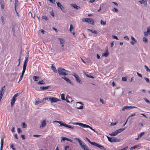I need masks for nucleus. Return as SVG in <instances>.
Listing matches in <instances>:
<instances>
[{
	"label": "nucleus",
	"mask_w": 150,
	"mask_h": 150,
	"mask_svg": "<svg viewBox=\"0 0 150 150\" xmlns=\"http://www.w3.org/2000/svg\"><path fill=\"white\" fill-rule=\"evenodd\" d=\"M18 0H16L15 1L14 5H15V11H16V6L18 5Z\"/></svg>",
	"instance_id": "nucleus-25"
},
{
	"label": "nucleus",
	"mask_w": 150,
	"mask_h": 150,
	"mask_svg": "<svg viewBox=\"0 0 150 150\" xmlns=\"http://www.w3.org/2000/svg\"><path fill=\"white\" fill-rule=\"evenodd\" d=\"M125 129V127L124 128H120V129H118V130H116V131L118 134L119 133H120L122 132L123 130H124Z\"/></svg>",
	"instance_id": "nucleus-19"
},
{
	"label": "nucleus",
	"mask_w": 150,
	"mask_h": 150,
	"mask_svg": "<svg viewBox=\"0 0 150 150\" xmlns=\"http://www.w3.org/2000/svg\"><path fill=\"white\" fill-rule=\"evenodd\" d=\"M131 39L132 40L134 41V42H135V43H136L137 42V40H136L135 38L133 36H131Z\"/></svg>",
	"instance_id": "nucleus-41"
},
{
	"label": "nucleus",
	"mask_w": 150,
	"mask_h": 150,
	"mask_svg": "<svg viewBox=\"0 0 150 150\" xmlns=\"http://www.w3.org/2000/svg\"><path fill=\"white\" fill-rule=\"evenodd\" d=\"M144 35L145 36H147L148 34H150V26L147 28V31L144 32Z\"/></svg>",
	"instance_id": "nucleus-10"
},
{
	"label": "nucleus",
	"mask_w": 150,
	"mask_h": 150,
	"mask_svg": "<svg viewBox=\"0 0 150 150\" xmlns=\"http://www.w3.org/2000/svg\"><path fill=\"white\" fill-rule=\"evenodd\" d=\"M144 79L147 82L149 83L150 82V80L148 78L145 77Z\"/></svg>",
	"instance_id": "nucleus-52"
},
{
	"label": "nucleus",
	"mask_w": 150,
	"mask_h": 150,
	"mask_svg": "<svg viewBox=\"0 0 150 150\" xmlns=\"http://www.w3.org/2000/svg\"><path fill=\"white\" fill-rule=\"evenodd\" d=\"M51 68L54 72L55 73L57 72V70L55 67L54 66L53 64L52 65Z\"/></svg>",
	"instance_id": "nucleus-26"
},
{
	"label": "nucleus",
	"mask_w": 150,
	"mask_h": 150,
	"mask_svg": "<svg viewBox=\"0 0 150 150\" xmlns=\"http://www.w3.org/2000/svg\"><path fill=\"white\" fill-rule=\"evenodd\" d=\"M33 79L35 81H37L38 80L39 77L37 76H33Z\"/></svg>",
	"instance_id": "nucleus-24"
},
{
	"label": "nucleus",
	"mask_w": 150,
	"mask_h": 150,
	"mask_svg": "<svg viewBox=\"0 0 150 150\" xmlns=\"http://www.w3.org/2000/svg\"><path fill=\"white\" fill-rule=\"evenodd\" d=\"M17 132L18 133H20L21 132V130L19 128H17Z\"/></svg>",
	"instance_id": "nucleus-63"
},
{
	"label": "nucleus",
	"mask_w": 150,
	"mask_h": 150,
	"mask_svg": "<svg viewBox=\"0 0 150 150\" xmlns=\"http://www.w3.org/2000/svg\"><path fill=\"white\" fill-rule=\"evenodd\" d=\"M71 6L73 7L74 8L76 9L77 10H79L80 8L79 6H78L76 4H71Z\"/></svg>",
	"instance_id": "nucleus-14"
},
{
	"label": "nucleus",
	"mask_w": 150,
	"mask_h": 150,
	"mask_svg": "<svg viewBox=\"0 0 150 150\" xmlns=\"http://www.w3.org/2000/svg\"><path fill=\"white\" fill-rule=\"evenodd\" d=\"M43 101H44V99H43L42 100H40V101H39V100H38V101H36L35 102V105H37L39 104L40 103H42V102H43Z\"/></svg>",
	"instance_id": "nucleus-30"
},
{
	"label": "nucleus",
	"mask_w": 150,
	"mask_h": 150,
	"mask_svg": "<svg viewBox=\"0 0 150 150\" xmlns=\"http://www.w3.org/2000/svg\"><path fill=\"white\" fill-rule=\"evenodd\" d=\"M112 11L113 12H117L118 11V10L117 8H114L112 10Z\"/></svg>",
	"instance_id": "nucleus-47"
},
{
	"label": "nucleus",
	"mask_w": 150,
	"mask_h": 150,
	"mask_svg": "<svg viewBox=\"0 0 150 150\" xmlns=\"http://www.w3.org/2000/svg\"><path fill=\"white\" fill-rule=\"evenodd\" d=\"M117 134V132H116V131H115L114 132H112L110 134H109L111 136H115Z\"/></svg>",
	"instance_id": "nucleus-27"
},
{
	"label": "nucleus",
	"mask_w": 150,
	"mask_h": 150,
	"mask_svg": "<svg viewBox=\"0 0 150 150\" xmlns=\"http://www.w3.org/2000/svg\"><path fill=\"white\" fill-rule=\"evenodd\" d=\"M74 29H71V31L70 30V31L73 35H74L75 34V33L74 32Z\"/></svg>",
	"instance_id": "nucleus-44"
},
{
	"label": "nucleus",
	"mask_w": 150,
	"mask_h": 150,
	"mask_svg": "<svg viewBox=\"0 0 150 150\" xmlns=\"http://www.w3.org/2000/svg\"><path fill=\"white\" fill-rule=\"evenodd\" d=\"M61 98L62 100H65V95L64 94H62L61 95Z\"/></svg>",
	"instance_id": "nucleus-34"
},
{
	"label": "nucleus",
	"mask_w": 150,
	"mask_h": 150,
	"mask_svg": "<svg viewBox=\"0 0 150 150\" xmlns=\"http://www.w3.org/2000/svg\"><path fill=\"white\" fill-rule=\"evenodd\" d=\"M117 123V122H116L115 123L112 122L110 124V125L111 126L115 125Z\"/></svg>",
	"instance_id": "nucleus-57"
},
{
	"label": "nucleus",
	"mask_w": 150,
	"mask_h": 150,
	"mask_svg": "<svg viewBox=\"0 0 150 150\" xmlns=\"http://www.w3.org/2000/svg\"><path fill=\"white\" fill-rule=\"evenodd\" d=\"M104 4H101L100 6V8L101 9H102L103 7L104 6Z\"/></svg>",
	"instance_id": "nucleus-53"
},
{
	"label": "nucleus",
	"mask_w": 150,
	"mask_h": 150,
	"mask_svg": "<svg viewBox=\"0 0 150 150\" xmlns=\"http://www.w3.org/2000/svg\"><path fill=\"white\" fill-rule=\"evenodd\" d=\"M54 122L58 123H59L61 126H63V125L64 124V123H63L62 122L59 121H54Z\"/></svg>",
	"instance_id": "nucleus-31"
},
{
	"label": "nucleus",
	"mask_w": 150,
	"mask_h": 150,
	"mask_svg": "<svg viewBox=\"0 0 150 150\" xmlns=\"http://www.w3.org/2000/svg\"><path fill=\"white\" fill-rule=\"evenodd\" d=\"M59 40L60 42L62 47H63L64 45V39L63 38H59Z\"/></svg>",
	"instance_id": "nucleus-11"
},
{
	"label": "nucleus",
	"mask_w": 150,
	"mask_h": 150,
	"mask_svg": "<svg viewBox=\"0 0 150 150\" xmlns=\"http://www.w3.org/2000/svg\"><path fill=\"white\" fill-rule=\"evenodd\" d=\"M100 23L101 25H105L106 24V22H103L102 20H101Z\"/></svg>",
	"instance_id": "nucleus-45"
},
{
	"label": "nucleus",
	"mask_w": 150,
	"mask_h": 150,
	"mask_svg": "<svg viewBox=\"0 0 150 150\" xmlns=\"http://www.w3.org/2000/svg\"><path fill=\"white\" fill-rule=\"evenodd\" d=\"M0 2L1 7L2 9H3L4 7V0H0Z\"/></svg>",
	"instance_id": "nucleus-15"
},
{
	"label": "nucleus",
	"mask_w": 150,
	"mask_h": 150,
	"mask_svg": "<svg viewBox=\"0 0 150 150\" xmlns=\"http://www.w3.org/2000/svg\"><path fill=\"white\" fill-rule=\"evenodd\" d=\"M144 99L146 102L150 104V101L146 98H144Z\"/></svg>",
	"instance_id": "nucleus-43"
},
{
	"label": "nucleus",
	"mask_w": 150,
	"mask_h": 150,
	"mask_svg": "<svg viewBox=\"0 0 150 150\" xmlns=\"http://www.w3.org/2000/svg\"><path fill=\"white\" fill-rule=\"evenodd\" d=\"M66 138V137H61V138H62V139L61 140V142H62L66 140V139H65L64 138Z\"/></svg>",
	"instance_id": "nucleus-51"
},
{
	"label": "nucleus",
	"mask_w": 150,
	"mask_h": 150,
	"mask_svg": "<svg viewBox=\"0 0 150 150\" xmlns=\"http://www.w3.org/2000/svg\"><path fill=\"white\" fill-rule=\"evenodd\" d=\"M143 40L144 42L145 43H147L148 42V39L146 37H144L143 38Z\"/></svg>",
	"instance_id": "nucleus-37"
},
{
	"label": "nucleus",
	"mask_w": 150,
	"mask_h": 150,
	"mask_svg": "<svg viewBox=\"0 0 150 150\" xmlns=\"http://www.w3.org/2000/svg\"><path fill=\"white\" fill-rule=\"evenodd\" d=\"M62 77L69 83H71V81L68 78L65 77Z\"/></svg>",
	"instance_id": "nucleus-18"
},
{
	"label": "nucleus",
	"mask_w": 150,
	"mask_h": 150,
	"mask_svg": "<svg viewBox=\"0 0 150 150\" xmlns=\"http://www.w3.org/2000/svg\"><path fill=\"white\" fill-rule=\"evenodd\" d=\"M85 139L90 144L93 146L94 145L95 142H91L87 137H86Z\"/></svg>",
	"instance_id": "nucleus-23"
},
{
	"label": "nucleus",
	"mask_w": 150,
	"mask_h": 150,
	"mask_svg": "<svg viewBox=\"0 0 150 150\" xmlns=\"http://www.w3.org/2000/svg\"><path fill=\"white\" fill-rule=\"evenodd\" d=\"M144 134V132H141V133H140L138 135V137L141 138L142 137Z\"/></svg>",
	"instance_id": "nucleus-35"
},
{
	"label": "nucleus",
	"mask_w": 150,
	"mask_h": 150,
	"mask_svg": "<svg viewBox=\"0 0 150 150\" xmlns=\"http://www.w3.org/2000/svg\"><path fill=\"white\" fill-rule=\"evenodd\" d=\"M28 56L25 57V59L23 65L27 66V63L28 61Z\"/></svg>",
	"instance_id": "nucleus-17"
},
{
	"label": "nucleus",
	"mask_w": 150,
	"mask_h": 150,
	"mask_svg": "<svg viewBox=\"0 0 150 150\" xmlns=\"http://www.w3.org/2000/svg\"><path fill=\"white\" fill-rule=\"evenodd\" d=\"M82 21L86 22L88 23L94 25V21L91 18H85L82 19Z\"/></svg>",
	"instance_id": "nucleus-6"
},
{
	"label": "nucleus",
	"mask_w": 150,
	"mask_h": 150,
	"mask_svg": "<svg viewBox=\"0 0 150 150\" xmlns=\"http://www.w3.org/2000/svg\"><path fill=\"white\" fill-rule=\"evenodd\" d=\"M144 67L145 68L147 71L149 72L150 73V70L149 69L148 67L147 66L145 65L144 66Z\"/></svg>",
	"instance_id": "nucleus-39"
},
{
	"label": "nucleus",
	"mask_w": 150,
	"mask_h": 150,
	"mask_svg": "<svg viewBox=\"0 0 150 150\" xmlns=\"http://www.w3.org/2000/svg\"><path fill=\"white\" fill-rule=\"evenodd\" d=\"M72 124L73 125H79V126L83 127V123H75L74 122L72 123Z\"/></svg>",
	"instance_id": "nucleus-20"
},
{
	"label": "nucleus",
	"mask_w": 150,
	"mask_h": 150,
	"mask_svg": "<svg viewBox=\"0 0 150 150\" xmlns=\"http://www.w3.org/2000/svg\"><path fill=\"white\" fill-rule=\"evenodd\" d=\"M74 139L78 142L81 147L83 150H84L87 147V146L79 138H76Z\"/></svg>",
	"instance_id": "nucleus-2"
},
{
	"label": "nucleus",
	"mask_w": 150,
	"mask_h": 150,
	"mask_svg": "<svg viewBox=\"0 0 150 150\" xmlns=\"http://www.w3.org/2000/svg\"><path fill=\"white\" fill-rule=\"evenodd\" d=\"M109 55L108 50L107 49L105 51V52L102 54L103 56H105V57H107Z\"/></svg>",
	"instance_id": "nucleus-13"
},
{
	"label": "nucleus",
	"mask_w": 150,
	"mask_h": 150,
	"mask_svg": "<svg viewBox=\"0 0 150 150\" xmlns=\"http://www.w3.org/2000/svg\"><path fill=\"white\" fill-rule=\"evenodd\" d=\"M20 94L21 93H17L14 95L13 96V97L11 99V107L14 104L16 100L17 99L16 98L17 97L19 96Z\"/></svg>",
	"instance_id": "nucleus-3"
},
{
	"label": "nucleus",
	"mask_w": 150,
	"mask_h": 150,
	"mask_svg": "<svg viewBox=\"0 0 150 150\" xmlns=\"http://www.w3.org/2000/svg\"><path fill=\"white\" fill-rule=\"evenodd\" d=\"M46 125V121L45 120H44L41 122V124L40 125V127H45Z\"/></svg>",
	"instance_id": "nucleus-12"
},
{
	"label": "nucleus",
	"mask_w": 150,
	"mask_h": 150,
	"mask_svg": "<svg viewBox=\"0 0 150 150\" xmlns=\"http://www.w3.org/2000/svg\"><path fill=\"white\" fill-rule=\"evenodd\" d=\"M21 138L23 140L25 139V136L24 135H22V134L21 135Z\"/></svg>",
	"instance_id": "nucleus-60"
},
{
	"label": "nucleus",
	"mask_w": 150,
	"mask_h": 150,
	"mask_svg": "<svg viewBox=\"0 0 150 150\" xmlns=\"http://www.w3.org/2000/svg\"><path fill=\"white\" fill-rule=\"evenodd\" d=\"M49 100L50 101L51 103H56L58 101H61V100L55 97L51 96L48 97Z\"/></svg>",
	"instance_id": "nucleus-5"
},
{
	"label": "nucleus",
	"mask_w": 150,
	"mask_h": 150,
	"mask_svg": "<svg viewBox=\"0 0 150 150\" xmlns=\"http://www.w3.org/2000/svg\"><path fill=\"white\" fill-rule=\"evenodd\" d=\"M112 37L113 38H114L117 40H118V38L117 36H116L115 35H112Z\"/></svg>",
	"instance_id": "nucleus-62"
},
{
	"label": "nucleus",
	"mask_w": 150,
	"mask_h": 150,
	"mask_svg": "<svg viewBox=\"0 0 150 150\" xmlns=\"http://www.w3.org/2000/svg\"><path fill=\"white\" fill-rule=\"evenodd\" d=\"M45 83V82L43 80L37 82V84H43Z\"/></svg>",
	"instance_id": "nucleus-28"
},
{
	"label": "nucleus",
	"mask_w": 150,
	"mask_h": 150,
	"mask_svg": "<svg viewBox=\"0 0 150 150\" xmlns=\"http://www.w3.org/2000/svg\"><path fill=\"white\" fill-rule=\"evenodd\" d=\"M86 76H87V77H89L90 78H93V79L94 78V77L93 76H91L89 75H88L87 74H86Z\"/></svg>",
	"instance_id": "nucleus-46"
},
{
	"label": "nucleus",
	"mask_w": 150,
	"mask_h": 150,
	"mask_svg": "<svg viewBox=\"0 0 150 150\" xmlns=\"http://www.w3.org/2000/svg\"><path fill=\"white\" fill-rule=\"evenodd\" d=\"M56 3L58 7H59L61 10H62L63 12H65L64 8V6H62L59 2H57Z\"/></svg>",
	"instance_id": "nucleus-9"
},
{
	"label": "nucleus",
	"mask_w": 150,
	"mask_h": 150,
	"mask_svg": "<svg viewBox=\"0 0 150 150\" xmlns=\"http://www.w3.org/2000/svg\"><path fill=\"white\" fill-rule=\"evenodd\" d=\"M83 106L82 105H81L79 107H77V109H82L83 108Z\"/></svg>",
	"instance_id": "nucleus-59"
},
{
	"label": "nucleus",
	"mask_w": 150,
	"mask_h": 150,
	"mask_svg": "<svg viewBox=\"0 0 150 150\" xmlns=\"http://www.w3.org/2000/svg\"><path fill=\"white\" fill-rule=\"evenodd\" d=\"M63 126H65V127H68V128H71V126H71V125H67V124H66L65 123H64V124L63 125Z\"/></svg>",
	"instance_id": "nucleus-33"
},
{
	"label": "nucleus",
	"mask_w": 150,
	"mask_h": 150,
	"mask_svg": "<svg viewBox=\"0 0 150 150\" xmlns=\"http://www.w3.org/2000/svg\"><path fill=\"white\" fill-rule=\"evenodd\" d=\"M42 18L43 19H44L45 20V21H47V17L45 16H42Z\"/></svg>",
	"instance_id": "nucleus-49"
},
{
	"label": "nucleus",
	"mask_w": 150,
	"mask_h": 150,
	"mask_svg": "<svg viewBox=\"0 0 150 150\" xmlns=\"http://www.w3.org/2000/svg\"><path fill=\"white\" fill-rule=\"evenodd\" d=\"M117 92L119 93H121L122 94L123 93V89L122 88L120 89L119 91H117Z\"/></svg>",
	"instance_id": "nucleus-38"
},
{
	"label": "nucleus",
	"mask_w": 150,
	"mask_h": 150,
	"mask_svg": "<svg viewBox=\"0 0 150 150\" xmlns=\"http://www.w3.org/2000/svg\"><path fill=\"white\" fill-rule=\"evenodd\" d=\"M88 30L95 34H97V32L96 30H94L89 29H88Z\"/></svg>",
	"instance_id": "nucleus-29"
},
{
	"label": "nucleus",
	"mask_w": 150,
	"mask_h": 150,
	"mask_svg": "<svg viewBox=\"0 0 150 150\" xmlns=\"http://www.w3.org/2000/svg\"><path fill=\"white\" fill-rule=\"evenodd\" d=\"M26 66L23 65V70L22 73V75H23L26 70Z\"/></svg>",
	"instance_id": "nucleus-21"
},
{
	"label": "nucleus",
	"mask_w": 150,
	"mask_h": 150,
	"mask_svg": "<svg viewBox=\"0 0 150 150\" xmlns=\"http://www.w3.org/2000/svg\"><path fill=\"white\" fill-rule=\"evenodd\" d=\"M52 4H54L55 2V0H48Z\"/></svg>",
	"instance_id": "nucleus-56"
},
{
	"label": "nucleus",
	"mask_w": 150,
	"mask_h": 150,
	"mask_svg": "<svg viewBox=\"0 0 150 150\" xmlns=\"http://www.w3.org/2000/svg\"><path fill=\"white\" fill-rule=\"evenodd\" d=\"M139 145H136L134 146L133 147H131V148L135 149H136V148H137L138 147H139Z\"/></svg>",
	"instance_id": "nucleus-50"
},
{
	"label": "nucleus",
	"mask_w": 150,
	"mask_h": 150,
	"mask_svg": "<svg viewBox=\"0 0 150 150\" xmlns=\"http://www.w3.org/2000/svg\"><path fill=\"white\" fill-rule=\"evenodd\" d=\"M83 127L89 128H90V129H91L92 130L93 129V128H92V127H91V126H89V125H86L85 124H83Z\"/></svg>",
	"instance_id": "nucleus-22"
},
{
	"label": "nucleus",
	"mask_w": 150,
	"mask_h": 150,
	"mask_svg": "<svg viewBox=\"0 0 150 150\" xmlns=\"http://www.w3.org/2000/svg\"><path fill=\"white\" fill-rule=\"evenodd\" d=\"M5 90H6L5 86H4L1 88V89L0 90V91H1V92L4 93V91H5Z\"/></svg>",
	"instance_id": "nucleus-32"
},
{
	"label": "nucleus",
	"mask_w": 150,
	"mask_h": 150,
	"mask_svg": "<svg viewBox=\"0 0 150 150\" xmlns=\"http://www.w3.org/2000/svg\"><path fill=\"white\" fill-rule=\"evenodd\" d=\"M94 146L99 148L102 150H105L106 149L103 146L100 145L98 144L95 142Z\"/></svg>",
	"instance_id": "nucleus-8"
},
{
	"label": "nucleus",
	"mask_w": 150,
	"mask_h": 150,
	"mask_svg": "<svg viewBox=\"0 0 150 150\" xmlns=\"http://www.w3.org/2000/svg\"><path fill=\"white\" fill-rule=\"evenodd\" d=\"M128 106L129 107V109H132L133 108H137V107H136L132 106Z\"/></svg>",
	"instance_id": "nucleus-54"
},
{
	"label": "nucleus",
	"mask_w": 150,
	"mask_h": 150,
	"mask_svg": "<svg viewBox=\"0 0 150 150\" xmlns=\"http://www.w3.org/2000/svg\"><path fill=\"white\" fill-rule=\"evenodd\" d=\"M50 87V86H41L40 87V89L43 90H46L49 88Z\"/></svg>",
	"instance_id": "nucleus-16"
},
{
	"label": "nucleus",
	"mask_w": 150,
	"mask_h": 150,
	"mask_svg": "<svg viewBox=\"0 0 150 150\" xmlns=\"http://www.w3.org/2000/svg\"><path fill=\"white\" fill-rule=\"evenodd\" d=\"M128 146H127L126 147H125V148H124L122 149H120V150H127L128 149Z\"/></svg>",
	"instance_id": "nucleus-64"
},
{
	"label": "nucleus",
	"mask_w": 150,
	"mask_h": 150,
	"mask_svg": "<svg viewBox=\"0 0 150 150\" xmlns=\"http://www.w3.org/2000/svg\"><path fill=\"white\" fill-rule=\"evenodd\" d=\"M100 103H101L103 104H104V100L103 99H102L101 98L100 99Z\"/></svg>",
	"instance_id": "nucleus-61"
},
{
	"label": "nucleus",
	"mask_w": 150,
	"mask_h": 150,
	"mask_svg": "<svg viewBox=\"0 0 150 150\" xmlns=\"http://www.w3.org/2000/svg\"><path fill=\"white\" fill-rule=\"evenodd\" d=\"M74 27H73V25L71 24L70 25V28L69 29V30L71 31V29H74Z\"/></svg>",
	"instance_id": "nucleus-58"
},
{
	"label": "nucleus",
	"mask_w": 150,
	"mask_h": 150,
	"mask_svg": "<svg viewBox=\"0 0 150 150\" xmlns=\"http://www.w3.org/2000/svg\"><path fill=\"white\" fill-rule=\"evenodd\" d=\"M27 125L25 122H23L22 123V127L23 128H25L26 127Z\"/></svg>",
	"instance_id": "nucleus-48"
},
{
	"label": "nucleus",
	"mask_w": 150,
	"mask_h": 150,
	"mask_svg": "<svg viewBox=\"0 0 150 150\" xmlns=\"http://www.w3.org/2000/svg\"><path fill=\"white\" fill-rule=\"evenodd\" d=\"M4 93L2 92L1 91H0V100H1L3 95L4 94Z\"/></svg>",
	"instance_id": "nucleus-36"
},
{
	"label": "nucleus",
	"mask_w": 150,
	"mask_h": 150,
	"mask_svg": "<svg viewBox=\"0 0 150 150\" xmlns=\"http://www.w3.org/2000/svg\"><path fill=\"white\" fill-rule=\"evenodd\" d=\"M72 75L74 76L75 79L77 82L81 84L82 83V81H81L79 77L77 75L74 73V74H73Z\"/></svg>",
	"instance_id": "nucleus-7"
},
{
	"label": "nucleus",
	"mask_w": 150,
	"mask_h": 150,
	"mask_svg": "<svg viewBox=\"0 0 150 150\" xmlns=\"http://www.w3.org/2000/svg\"><path fill=\"white\" fill-rule=\"evenodd\" d=\"M107 137L108 139V140L111 142H119L120 141V139H118L115 137H109L107 136Z\"/></svg>",
	"instance_id": "nucleus-4"
},
{
	"label": "nucleus",
	"mask_w": 150,
	"mask_h": 150,
	"mask_svg": "<svg viewBox=\"0 0 150 150\" xmlns=\"http://www.w3.org/2000/svg\"><path fill=\"white\" fill-rule=\"evenodd\" d=\"M122 80L123 81H127V78L125 77H123L122 78Z\"/></svg>",
	"instance_id": "nucleus-55"
},
{
	"label": "nucleus",
	"mask_w": 150,
	"mask_h": 150,
	"mask_svg": "<svg viewBox=\"0 0 150 150\" xmlns=\"http://www.w3.org/2000/svg\"><path fill=\"white\" fill-rule=\"evenodd\" d=\"M57 72L59 75L61 76H66L69 74V71L65 70L64 69L59 67L57 69Z\"/></svg>",
	"instance_id": "nucleus-1"
},
{
	"label": "nucleus",
	"mask_w": 150,
	"mask_h": 150,
	"mask_svg": "<svg viewBox=\"0 0 150 150\" xmlns=\"http://www.w3.org/2000/svg\"><path fill=\"white\" fill-rule=\"evenodd\" d=\"M129 107L128 106H125L122 108V110L124 111L125 109H129Z\"/></svg>",
	"instance_id": "nucleus-40"
},
{
	"label": "nucleus",
	"mask_w": 150,
	"mask_h": 150,
	"mask_svg": "<svg viewBox=\"0 0 150 150\" xmlns=\"http://www.w3.org/2000/svg\"><path fill=\"white\" fill-rule=\"evenodd\" d=\"M1 21L2 22L3 24L5 23V22H4V18L3 16L1 17Z\"/></svg>",
	"instance_id": "nucleus-42"
}]
</instances>
